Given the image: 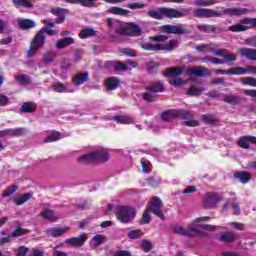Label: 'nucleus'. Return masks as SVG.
Wrapping results in <instances>:
<instances>
[{"label":"nucleus","mask_w":256,"mask_h":256,"mask_svg":"<svg viewBox=\"0 0 256 256\" xmlns=\"http://www.w3.org/2000/svg\"><path fill=\"white\" fill-rule=\"evenodd\" d=\"M248 13L249 9L247 8H225L222 12L209 8H198L194 10L193 15L198 19H210L211 17H223V15L241 17V15H248Z\"/></svg>","instance_id":"f257e3e1"},{"label":"nucleus","mask_w":256,"mask_h":256,"mask_svg":"<svg viewBox=\"0 0 256 256\" xmlns=\"http://www.w3.org/2000/svg\"><path fill=\"white\" fill-rule=\"evenodd\" d=\"M191 14V10L187 8H181L180 10L175 8L161 7L157 10H149L147 12L148 17L151 19H157L161 21L162 19H181V17H187Z\"/></svg>","instance_id":"f03ea898"},{"label":"nucleus","mask_w":256,"mask_h":256,"mask_svg":"<svg viewBox=\"0 0 256 256\" xmlns=\"http://www.w3.org/2000/svg\"><path fill=\"white\" fill-rule=\"evenodd\" d=\"M205 221H211V217L209 216H203L196 218L193 222L188 224V226L182 227V226H176L173 229V233L176 235H182L183 237H190V238H195V237H205V234L203 232L199 231V223H203Z\"/></svg>","instance_id":"7ed1b4c3"},{"label":"nucleus","mask_w":256,"mask_h":256,"mask_svg":"<svg viewBox=\"0 0 256 256\" xmlns=\"http://www.w3.org/2000/svg\"><path fill=\"white\" fill-rule=\"evenodd\" d=\"M169 39L168 35H157L152 37V41H155V44H151L149 42H146L144 44H141L142 49L144 51H173V49H177V40L172 39L166 43H163L164 41H167Z\"/></svg>","instance_id":"20e7f679"},{"label":"nucleus","mask_w":256,"mask_h":256,"mask_svg":"<svg viewBox=\"0 0 256 256\" xmlns=\"http://www.w3.org/2000/svg\"><path fill=\"white\" fill-rule=\"evenodd\" d=\"M45 33H47V35H57L56 30L49 29L47 27L40 29L39 32L34 36L31 45L26 53V57H28V59H31V57H33V55H35V53L39 51V48L45 45Z\"/></svg>","instance_id":"39448f33"},{"label":"nucleus","mask_w":256,"mask_h":256,"mask_svg":"<svg viewBox=\"0 0 256 256\" xmlns=\"http://www.w3.org/2000/svg\"><path fill=\"white\" fill-rule=\"evenodd\" d=\"M153 213L156 217H159L162 221L165 220V214L163 213V201L159 197H154L150 202V205L146 208L142 215V223H151V214Z\"/></svg>","instance_id":"423d86ee"},{"label":"nucleus","mask_w":256,"mask_h":256,"mask_svg":"<svg viewBox=\"0 0 256 256\" xmlns=\"http://www.w3.org/2000/svg\"><path fill=\"white\" fill-rule=\"evenodd\" d=\"M79 163H106L109 161V153L105 149L97 150L88 154H84L78 158Z\"/></svg>","instance_id":"0eeeda50"},{"label":"nucleus","mask_w":256,"mask_h":256,"mask_svg":"<svg viewBox=\"0 0 256 256\" xmlns=\"http://www.w3.org/2000/svg\"><path fill=\"white\" fill-rule=\"evenodd\" d=\"M137 215V210L131 206H120L116 217L120 223H131Z\"/></svg>","instance_id":"6e6552de"},{"label":"nucleus","mask_w":256,"mask_h":256,"mask_svg":"<svg viewBox=\"0 0 256 256\" xmlns=\"http://www.w3.org/2000/svg\"><path fill=\"white\" fill-rule=\"evenodd\" d=\"M249 29H256V18H244L240 23L228 27V31L232 33H242L249 31Z\"/></svg>","instance_id":"1a4fd4ad"},{"label":"nucleus","mask_w":256,"mask_h":256,"mask_svg":"<svg viewBox=\"0 0 256 256\" xmlns=\"http://www.w3.org/2000/svg\"><path fill=\"white\" fill-rule=\"evenodd\" d=\"M116 33L119 35H128L130 37H141V35H143V30L139 25L130 23L126 27L116 28Z\"/></svg>","instance_id":"9d476101"},{"label":"nucleus","mask_w":256,"mask_h":256,"mask_svg":"<svg viewBox=\"0 0 256 256\" xmlns=\"http://www.w3.org/2000/svg\"><path fill=\"white\" fill-rule=\"evenodd\" d=\"M162 31L164 33H169L172 35H189L191 33V31L187 29V25L185 24H177V25L166 24L162 26Z\"/></svg>","instance_id":"9b49d317"},{"label":"nucleus","mask_w":256,"mask_h":256,"mask_svg":"<svg viewBox=\"0 0 256 256\" xmlns=\"http://www.w3.org/2000/svg\"><path fill=\"white\" fill-rule=\"evenodd\" d=\"M197 29L201 33H215L217 35L221 33H227V28L221 24H199L197 26Z\"/></svg>","instance_id":"f8f14e48"},{"label":"nucleus","mask_w":256,"mask_h":256,"mask_svg":"<svg viewBox=\"0 0 256 256\" xmlns=\"http://www.w3.org/2000/svg\"><path fill=\"white\" fill-rule=\"evenodd\" d=\"M221 201V198L219 197V194L217 193H208L204 197L203 205L204 209H215L217 207V203Z\"/></svg>","instance_id":"ddd939ff"},{"label":"nucleus","mask_w":256,"mask_h":256,"mask_svg":"<svg viewBox=\"0 0 256 256\" xmlns=\"http://www.w3.org/2000/svg\"><path fill=\"white\" fill-rule=\"evenodd\" d=\"M85 241H87V234L82 233L79 237H71L65 240V244L68 247H83L85 245Z\"/></svg>","instance_id":"4468645a"},{"label":"nucleus","mask_w":256,"mask_h":256,"mask_svg":"<svg viewBox=\"0 0 256 256\" xmlns=\"http://www.w3.org/2000/svg\"><path fill=\"white\" fill-rule=\"evenodd\" d=\"M208 68H201V67H190L188 68L189 75H194V77H209L211 73Z\"/></svg>","instance_id":"2eb2a0df"},{"label":"nucleus","mask_w":256,"mask_h":256,"mask_svg":"<svg viewBox=\"0 0 256 256\" xmlns=\"http://www.w3.org/2000/svg\"><path fill=\"white\" fill-rule=\"evenodd\" d=\"M165 89V84L161 81H153L146 86V91H153L156 95L157 93H164Z\"/></svg>","instance_id":"dca6fc26"},{"label":"nucleus","mask_w":256,"mask_h":256,"mask_svg":"<svg viewBox=\"0 0 256 256\" xmlns=\"http://www.w3.org/2000/svg\"><path fill=\"white\" fill-rule=\"evenodd\" d=\"M237 239H239V234L235 232H223L219 235V240L222 243H234Z\"/></svg>","instance_id":"f3484780"},{"label":"nucleus","mask_w":256,"mask_h":256,"mask_svg":"<svg viewBox=\"0 0 256 256\" xmlns=\"http://www.w3.org/2000/svg\"><path fill=\"white\" fill-rule=\"evenodd\" d=\"M185 73V70L179 66L167 68L164 72L165 77H169L171 79L175 77H181V74Z\"/></svg>","instance_id":"a211bd4d"},{"label":"nucleus","mask_w":256,"mask_h":256,"mask_svg":"<svg viewBox=\"0 0 256 256\" xmlns=\"http://www.w3.org/2000/svg\"><path fill=\"white\" fill-rule=\"evenodd\" d=\"M238 53L249 61H256V50L252 48H240Z\"/></svg>","instance_id":"6ab92c4d"},{"label":"nucleus","mask_w":256,"mask_h":256,"mask_svg":"<svg viewBox=\"0 0 256 256\" xmlns=\"http://www.w3.org/2000/svg\"><path fill=\"white\" fill-rule=\"evenodd\" d=\"M65 3H70L71 5H81V7H86L87 9H92L95 7V1L97 0H64Z\"/></svg>","instance_id":"aec40b11"},{"label":"nucleus","mask_w":256,"mask_h":256,"mask_svg":"<svg viewBox=\"0 0 256 256\" xmlns=\"http://www.w3.org/2000/svg\"><path fill=\"white\" fill-rule=\"evenodd\" d=\"M250 143H255L256 145L255 136H243L238 140V145L241 149H249V147H251Z\"/></svg>","instance_id":"412c9836"},{"label":"nucleus","mask_w":256,"mask_h":256,"mask_svg":"<svg viewBox=\"0 0 256 256\" xmlns=\"http://www.w3.org/2000/svg\"><path fill=\"white\" fill-rule=\"evenodd\" d=\"M69 231V227L64 228H49L45 230L46 235L48 237H61V235H65Z\"/></svg>","instance_id":"4be33fe9"},{"label":"nucleus","mask_w":256,"mask_h":256,"mask_svg":"<svg viewBox=\"0 0 256 256\" xmlns=\"http://www.w3.org/2000/svg\"><path fill=\"white\" fill-rule=\"evenodd\" d=\"M16 9H33L34 2L33 0H12Z\"/></svg>","instance_id":"5701e85b"},{"label":"nucleus","mask_w":256,"mask_h":256,"mask_svg":"<svg viewBox=\"0 0 256 256\" xmlns=\"http://www.w3.org/2000/svg\"><path fill=\"white\" fill-rule=\"evenodd\" d=\"M224 103H228L229 105H241L245 98L237 95H226L223 99Z\"/></svg>","instance_id":"b1692460"},{"label":"nucleus","mask_w":256,"mask_h":256,"mask_svg":"<svg viewBox=\"0 0 256 256\" xmlns=\"http://www.w3.org/2000/svg\"><path fill=\"white\" fill-rule=\"evenodd\" d=\"M35 25H36L35 21L31 19H23V18L18 19V26L20 27V29H23V31H27L28 29H33Z\"/></svg>","instance_id":"393cba45"},{"label":"nucleus","mask_w":256,"mask_h":256,"mask_svg":"<svg viewBox=\"0 0 256 256\" xmlns=\"http://www.w3.org/2000/svg\"><path fill=\"white\" fill-rule=\"evenodd\" d=\"M234 177L235 179H238V181H240V183H242L243 185L251 181V175L248 174L247 171H242V172L237 171L234 173Z\"/></svg>","instance_id":"a878e982"},{"label":"nucleus","mask_w":256,"mask_h":256,"mask_svg":"<svg viewBox=\"0 0 256 256\" xmlns=\"http://www.w3.org/2000/svg\"><path fill=\"white\" fill-rule=\"evenodd\" d=\"M89 79V72H84V73H78L76 74L72 81L74 83V85H83V83H85V81H87Z\"/></svg>","instance_id":"bb28decb"},{"label":"nucleus","mask_w":256,"mask_h":256,"mask_svg":"<svg viewBox=\"0 0 256 256\" xmlns=\"http://www.w3.org/2000/svg\"><path fill=\"white\" fill-rule=\"evenodd\" d=\"M35 109H37L35 102H24L19 109V113H34Z\"/></svg>","instance_id":"cd10ccee"},{"label":"nucleus","mask_w":256,"mask_h":256,"mask_svg":"<svg viewBox=\"0 0 256 256\" xmlns=\"http://www.w3.org/2000/svg\"><path fill=\"white\" fill-rule=\"evenodd\" d=\"M75 43V39L71 37H66L64 39H59L56 43V49H65V47H69V45H73Z\"/></svg>","instance_id":"c85d7f7f"},{"label":"nucleus","mask_w":256,"mask_h":256,"mask_svg":"<svg viewBox=\"0 0 256 256\" xmlns=\"http://www.w3.org/2000/svg\"><path fill=\"white\" fill-rule=\"evenodd\" d=\"M203 91H207V88L205 87H197L195 85H192L186 92L187 95L190 97H199Z\"/></svg>","instance_id":"c756f323"},{"label":"nucleus","mask_w":256,"mask_h":256,"mask_svg":"<svg viewBox=\"0 0 256 256\" xmlns=\"http://www.w3.org/2000/svg\"><path fill=\"white\" fill-rule=\"evenodd\" d=\"M235 198H231L224 204L223 209L227 211L231 205L234 207V215H241V208L239 207V203H235Z\"/></svg>","instance_id":"7c9ffc66"},{"label":"nucleus","mask_w":256,"mask_h":256,"mask_svg":"<svg viewBox=\"0 0 256 256\" xmlns=\"http://www.w3.org/2000/svg\"><path fill=\"white\" fill-rule=\"evenodd\" d=\"M176 111V118L178 117L179 119H193L194 115L193 112L190 110H185V109H175Z\"/></svg>","instance_id":"2f4dec72"},{"label":"nucleus","mask_w":256,"mask_h":256,"mask_svg":"<svg viewBox=\"0 0 256 256\" xmlns=\"http://www.w3.org/2000/svg\"><path fill=\"white\" fill-rule=\"evenodd\" d=\"M42 217L45 221H50L51 223H55L59 216L55 215V212L51 209H46L42 212Z\"/></svg>","instance_id":"473e14b6"},{"label":"nucleus","mask_w":256,"mask_h":256,"mask_svg":"<svg viewBox=\"0 0 256 256\" xmlns=\"http://www.w3.org/2000/svg\"><path fill=\"white\" fill-rule=\"evenodd\" d=\"M7 137H21L27 133L26 128L6 129Z\"/></svg>","instance_id":"72a5a7b5"},{"label":"nucleus","mask_w":256,"mask_h":256,"mask_svg":"<svg viewBox=\"0 0 256 256\" xmlns=\"http://www.w3.org/2000/svg\"><path fill=\"white\" fill-rule=\"evenodd\" d=\"M103 241H105V236L98 234L90 240V247L92 249H97V247L103 245Z\"/></svg>","instance_id":"f704fd0d"},{"label":"nucleus","mask_w":256,"mask_h":256,"mask_svg":"<svg viewBox=\"0 0 256 256\" xmlns=\"http://www.w3.org/2000/svg\"><path fill=\"white\" fill-rule=\"evenodd\" d=\"M97 31L91 27H86L80 31V39H89V37H95Z\"/></svg>","instance_id":"c9c22d12"},{"label":"nucleus","mask_w":256,"mask_h":256,"mask_svg":"<svg viewBox=\"0 0 256 256\" xmlns=\"http://www.w3.org/2000/svg\"><path fill=\"white\" fill-rule=\"evenodd\" d=\"M56 57H57V54L54 51H48L44 53L42 57V61L43 63H45V65H51V63L55 61Z\"/></svg>","instance_id":"e433bc0d"},{"label":"nucleus","mask_w":256,"mask_h":256,"mask_svg":"<svg viewBox=\"0 0 256 256\" xmlns=\"http://www.w3.org/2000/svg\"><path fill=\"white\" fill-rule=\"evenodd\" d=\"M200 119L206 125H215V123H219V119L213 117L211 114H202L200 115Z\"/></svg>","instance_id":"4c0bfd02"},{"label":"nucleus","mask_w":256,"mask_h":256,"mask_svg":"<svg viewBox=\"0 0 256 256\" xmlns=\"http://www.w3.org/2000/svg\"><path fill=\"white\" fill-rule=\"evenodd\" d=\"M142 99L147 103H153V101L157 99V94L154 91L146 90V92L142 94Z\"/></svg>","instance_id":"58836bf2"},{"label":"nucleus","mask_w":256,"mask_h":256,"mask_svg":"<svg viewBox=\"0 0 256 256\" xmlns=\"http://www.w3.org/2000/svg\"><path fill=\"white\" fill-rule=\"evenodd\" d=\"M120 81L117 77H111L107 80V89L108 91H115L119 87Z\"/></svg>","instance_id":"ea45409f"},{"label":"nucleus","mask_w":256,"mask_h":256,"mask_svg":"<svg viewBox=\"0 0 256 256\" xmlns=\"http://www.w3.org/2000/svg\"><path fill=\"white\" fill-rule=\"evenodd\" d=\"M160 117L163 119V121H171L172 119H177L175 109L162 112Z\"/></svg>","instance_id":"a19ab883"},{"label":"nucleus","mask_w":256,"mask_h":256,"mask_svg":"<svg viewBox=\"0 0 256 256\" xmlns=\"http://www.w3.org/2000/svg\"><path fill=\"white\" fill-rule=\"evenodd\" d=\"M112 119L116 121V123H122L123 125H129L133 123V118L129 116H113Z\"/></svg>","instance_id":"79ce46f5"},{"label":"nucleus","mask_w":256,"mask_h":256,"mask_svg":"<svg viewBox=\"0 0 256 256\" xmlns=\"http://www.w3.org/2000/svg\"><path fill=\"white\" fill-rule=\"evenodd\" d=\"M31 197H33V193H26V194L19 196L14 201H15L16 205H23V203H27V201H29L31 199Z\"/></svg>","instance_id":"37998d69"},{"label":"nucleus","mask_w":256,"mask_h":256,"mask_svg":"<svg viewBox=\"0 0 256 256\" xmlns=\"http://www.w3.org/2000/svg\"><path fill=\"white\" fill-rule=\"evenodd\" d=\"M109 13H112V15L125 16V15H129V10H125L123 8L113 6L109 8Z\"/></svg>","instance_id":"c03bdc74"},{"label":"nucleus","mask_w":256,"mask_h":256,"mask_svg":"<svg viewBox=\"0 0 256 256\" xmlns=\"http://www.w3.org/2000/svg\"><path fill=\"white\" fill-rule=\"evenodd\" d=\"M51 13L56 15V17H63L69 15V10L61 7H56L51 9Z\"/></svg>","instance_id":"a18cd8bd"},{"label":"nucleus","mask_w":256,"mask_h":256,"mask_svg":"<svg viewBox=\"0 0 256 256\" xmlns=\"http://www.w3.org/2000/svg\"><path fill=\"white\" fill-rule=\"evenodd\" d=\"M61 139V133L54 131L45 140L44 143H53Z\"/></svg>","instance_id":"49530a36"},{"label":"nucleus","mask_w":256,"mask_h":256,"mask_svg":"<svg viewBox=\"0 0 256 256\" xmlns=\"http://www.w3.org/2000/svg\"><path fill=\"white\" fill-rule=\"evenodd\" d=\"M52 89L55 93H63L67 91V84H63L62 82H57L56 84L52 85Z\"/></svg>","instance_id":"de8ad7c7"},{"label":"nucleus","mask_w":256,"mask_h":256,"mask_svg":"<svg viewBox=\"0 0 256 256\" xmlns=\"http://www.w3.org/2000/svg\"><path fill=\"white\" fill-rule=\"evenodd\" d=\"M146 181L150 187H158L161 185V178H159V176L150 177L146 179Z\"/></svg>","instance_id":"09e8293b"},{"label":"nucleus","mask_w":256,"mask_h":256,"mask_svg":"<svg viewBox=\"0 0 256 256\" xmlns=\"http://www.w3.org/2000/svg\"><path fill=\"white\" fill-rule=\"evenodd\" d=\"M16 80L21 85H29V83H31V78L29 76H27L26 74H22L20 76H16Z\"/></svg>","instance_id":"8fccbe9b"},{"label":"nucleus","mask_w":256,"mask_h":256,"mask_svg":"<svg viewBox=\"0 0 256 256\" xmlns=\"http://www.w3.org/2000/svg\"><path fill=\"white\" fill-rule=\"evenodd\" d=\"M158 68H159V64H157L155 62H149L146 65V69H147L148 73H150L151 75H155V73H157Z\"/></svg>","instance_id":"3c124183"},{"label":"nucleus","mask_w":256,"mask_h":256,"mask_svg":"<svg viewBox=\"0 0 256 256\" xmlns=\"http://www.w3.org/2000/svg\"><path fill=\"white\" fill-rule=\"evenodd\" d=\"M23 235H27V229L17 228L10 233V237H23Z\"/></svg>","instance_id":"603ef678"},{"label":"nucleus","mask_w":256,"mask_h":256,"mask_svg":"<svg viewBox=\"0 0 256 256\" xmlns=\"http://www.w3.org/2000/svg\"><path fill=\"white\" fill-rule=\"evenodd\" d=\"M243 85H249L250 87H256V78L254 77H245L241 80Z\"/></svg>","instance_id":"864d4df0"},{"label":"nucleus","mask_w":256,"mask_h":256,"mask_svg":"<svg viewBox=\"0 0 256 256\" xmlns=\"http://www.w3.org/2000/svg\"><path fill=\"white\" fill-rule=\"evenodd\" d=\"M222 58L225 60L224 63H227V65H231L230 63L237 61L235 54H227L224 52V56Z\"/></svg>","instance_id":"5fc2aeb1"},{"label":"nucleus","mask_w":256,"mask_h":256,"mask_svg":"<svg viewBox=\"0 0 256 256\" xmlns=\"http://www.w3.org/2000/svg\"><path fill=\"white\" fill-rule=\"evenodd\" d=\"M129 239H140V237H143V233L141 230H132L128 233Z\"/></svg>","instance_id":"6e6d98bb"},{"label":"nucleus","mask_w":256,"mask_h":256,"mask_svg":"<svg viewBox=\"0 0 256 256\" xmlns=\"http://www.w3.org/2000/svg\"><path fill=\"white\" fill-rule=\"evenodd\" d=\"M17 189H19V187L17 185H14L10 188H8L7 190H5L2 194V197H11V195H13V193H15V191H17Z\"/></svg>","instance_id":"4d7b16f0"},{"label":"nucleus","mask_w":256,"mask_h":256,"mask_svg":"<svg viewBox=\"0 0 256 256\" xmlns=\"http://www.w3.org/2000/svg\"><path fill=\"white\" fill-rule=\"evenodd\" d=\"M142 171L143 173H149L151 169L149 168L150 162L149 160L142 158L141 159Z\"/></svg>","instance_id":"13d9d810"},{"label":"nucleus","mask_w":256,"mask_h":256,"mask_svg":"<svg viewBox=\"0 0 256 256\" xmlns=\"http://www.w3.org/2000/svg\"><path fill=\"white\" fill-rule=\"evenodd\" d=\"M194 49L200 53H203V51H213V48L209 47V44L197 45Z\"/></svg>","instance_id":"bf43d9fd"},{"label":"nucleus","mask_w":256,"mask_h":256,"mask_svg":"<svg viewBox=\"0 0 256 256\" xmlns=\"http://www.w3.org/2000/svg\"><path fill=\"white\" fill-rule=\"evenodd\" d=\"M115 71H127L129 69V66L123 62H118L114 65Z\"/></svg>","instance_id":"052dcab7"},{"label":"nucleus","mask_w":256,"mask_h":256,"mask_svg":"<svg viewBox=\"0 0 256 256\" xmlns=\"http://www.w3.org/2000/svg\"><path fill=\"white\" fill-rule=\"evenodd\" d=\"M128 9H143L145 7V4L139 3V2H134V3H128L127 4Z\"/></svg>","instance_id":"680f3d73"},{"label":"nucleus","mask_w":256,"mask_h":256,"mask_svg":"<svg viewBox=\"0 0 256 256\" xmlns=\"http://www.w3.org/2000/svg\"><path fill=\"white\" fill-rule=\"evenodd\" d=\"M60 69H62V71H69V69H71V60L69 59H64L62 61V64L60 66Z\"/></svg>","instance_id":"e2e57ef3"},{"label":"nucleus","mask_w":256,"mask_h":256,"mask_svg":"<svg viewBox=\"0 0 256 256\" xmlns=\"http://www.w3.org/2000/svg\"><path fill=\"white\" fill-rule=\"evenodd\" d=\"M246 73H249V71L243 67H236L234 71H232V75H246Z\"/></svg>","instance_id":"0e129e2a"},{"label":"nucleus","mask_w":256,"mask_h":256,"mask_svg":"<svg viewBox=\"0 0 256 256\" xmlns=\"http://www.w3.org/2000/svg\"><path fill=\"white\" fill-rule=\"evenodd\" d=\"M142 249L143 251H145L146 253L151 251V249H153V246L151 245V242L149 240H143L142 241Z\"/></svg>","instance_id":"69168bd1"},{"label":"nucleus","mask_w":256,"mask_h":256,"mask_svg":"<svg viewBox=\"0 0 256 256\" xmlns=\"http://www.w3.org/2000/svg\"><path fill=\"white\" fill-rule=\"evenodd\" d=\"M182 125H185L186 127H199V121L187 120V121H183Z\"/></svg>","instance_id":"338daca9"},{"label":"nucleus","mask_w":256,"mask_h":256,"mask_svg":"<svg viewBox=\"0 0 256 256\" xmlns=\"http://www.w3.org/2000/svg\"><path fill=\"white\" fill-rule=\"evenodd\" d=\"M29 253V248L25 246H21L18 248L17 256H26Z\"/></svg>","instance_id":"774afa93"}]
</instances>
